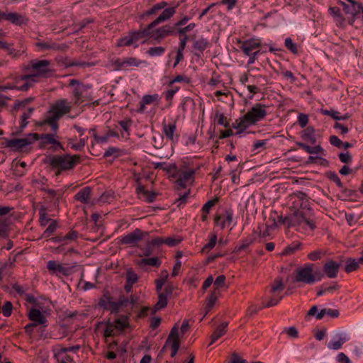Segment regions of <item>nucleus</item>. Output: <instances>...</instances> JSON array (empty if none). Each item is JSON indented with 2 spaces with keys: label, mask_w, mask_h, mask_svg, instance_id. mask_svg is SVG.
<instances>
[{
  "label": "nucleus",
  "mask_w": 363,
  "mask_h": 363,
  "mask_svg": "<svg viewBox=\"0 0 363 363\" xmlns=\"http://www.w3.org/2000/svg\"><path fill=\"white\" fill-rule=\"evenodd\" d=\"M179 90V86H173L164 92V97L167 101H171L174 95Z\"/></svg>",
  "instance_id": "nucleus-58"
},
{
  "label": "nucleus",
  "mask_w": 363,
  "mask_h": 363,
  "mask_svg": "<svg viewBox=\"0 0 363 363\" xmlns=\"http://www.w3.org/2000/svg\"><path fill=\"white\" fill-rule=\"evenodd\" d=\"M36 46L41 50H55L57 48L56 44L48 42H38L36 43Z\"/></svg>",
  "instance_id": "nucleus-55"
},
{
  "label": "nucleus",
  "mask_w": 363,
  "mask_h": 363,
  "mask_svg": "<svg viewBox=\"0 0 363 363\" xmlns=\"http://www.w3.org/2000/svg\"><path fill=\"white\" fill-rule=\"evenodd\" d=\"M143 40V37L140 30L137 32L130 33L128 35L118 39L116 45L118 47L133 45L136 48L138 46L140 43H144Z\"/></svg>",
  "instance_id": "nucleus-14"
},
{
  "label": "nucleus",
  "mask_w": 363,
  "mask_h": 363,
  "mask_svg": "<svg viewBox=\"0 0 363 363\" xmlns=\"http://www.w3.org/2000/svg\"><path fill=\"white\" fill-rule=\"evenodd\" d=\"M217 242V236L214 233H211L209 235V240L208 242L203 247L201 251L203 252H208L211 250L216 244Z\"/></svg>",
  "instance_id": "nucleus-38"
},
{
  "label": "nucleus",
  "mask_w": 363,
  "mask_h": 363,
  "mask_svg": "<svg viewBox=\"0 0 363 363\" xmlns=\"http://www.w3.org/2000/svg\"><path fill=\"white\" fill-rule=\"evenodd\" d=\"M291 207L294 212L282 219L287 228H293L303 234H311L316 228L315 216L310 208V201L303 192L294 193L290 197Z\"/></svg>",
  "instance_id": "nucleus-1"
},
{
  "label": "nucleus",
  "mask_w": 363,
  "mask_h": 363,
  "mask_svg": "<svg viewBox=\"0 0 363 363\" xmlns=\"http://www.w3.org/2000/svg\"><path fill=\"white\" fill-rule=\"evenodd\" d=\"M299 247L298 244H292L291 245L287 246L281 252L283 255H289L294 253Z\"/></svg>",
  "instance_id": "nucleus-62"
},
{
  "label": "nucleus",
  "mask_w": 363,
  "mask_h": 363,
  "mask_svg": "<svg viewBox=\"0 0 363 363\" xmlns=\"http://www.w3.org/2000/svg\"><path fill=\"white\" fill-rule=\"evenodd\" d=\"M267 114V106L260 104H255L242 116L238 118L233 124L238 134L245 132L249 127L262 121Z\"/></svg>",
  "instance_id": "nucleus-4"
},
{
  "label": "nucleus",
  "mask_w": 363,
  "mask_h": 363,
  "mask_svg": "<svg viewBox=\"0 0 363 363\" xmlns=\"http://www.w3.org/2000/svg\"><path fill=\"white\" fill-rule=\"evenodd\" d=\"M33 73L21 76L16 83L22 82L21 89L27 91L30 87L38 82L40 77H48L52 72L51 62L48 60H33L29 62L27 68Z\"/></svg>",
  "instance_id": "nucleus-3"
},
{
  "label": "nucleus",
  "mask_w": 363,
  "mask_h": 363,
  "mask_svg": "<svg viewBox=\"0 0 363 363\" xmlns=\"http://www.w3.org/2000/svg\"><path fill=\"white\" fill-rule=\"evenodd\" d=\"M155 168L163 169L168 173H171V175L177 169L174 164H167L165 163H156Z\"/></svg>",
  "instance_id": "nucleus-50"
},
{
  "label": "nucleus",
  "mask_w": 363,
  "mask_h": 363,
  "mask_svg": "<svg viewBox=\"0 0 363 363\" xmlns=\"http://www.w3.org/2000/svg\"><path fill=\"white\" fill-rule=\"evenodd\" d=\"M57 228V223L55 220H50V223L45 230L43 233L41 238H48L55 232Z\"/></svg>",
  "instance_id": "nucleus-39"
},
{
  "label": "nucleus",
  "mask_w": 363,
  "mask_h": 363,
  "mask_svg": "<svg viewBox=\"0 0 363 363\" xmlns=\"http://www.w3.org/2000/svg\"><path fill=\"white\" fill-rule=\"evenodd\" d=\"M298 145L299 147L302 148L303 150H305L307 153L309 154H323L324 152L323 149L320 145L310 147L309 145H307L301 143H298Z\"/></svg>",
  "instance_id": "nucleus-37"
},
{
  "label": "nucleus",
  "mask_w": 363,
  "mask_h": 363,
  "mask_svg": "<svg viewBox=\"0 0 363 363\" xmlns=\"http://www.w3.org/2000/svg\"><path fill=\"white\" fill-rule=\"evenodd\" d=\"M233 222V215L230 212H225V213L217 216L215 218V223L216 226L220 229H224L226 227H229Z\"/></svg>",
  "instance_id": "nucleus-22"
},
{
  "label": "nucleus",
  "mask_w": 363,
  "mask_h": 363,
  "mask_svg": "<svg viewBox=\"0 0 363 363\" xmlns=\"http://www.w3.org/2000/svg\"><path fill=\"white\" fill-rule=\"evenodd\" d=\"M137 193L141 197L147 200L148 202H152L155 197V194L154 193L150 192L145 189L144 186H138L137 187Z\"/></svg>",
  "instance_id": "nucleus-33"
},
{
  "label": "nucleus",
  "mask_w": 363,
  "mask_h": 363,
  "mask_svg": "<svg viewBox=\"0 0 363 363\" xmlns=\"http://www.w3.org/2000/svg\"><path fill=\"white\" fill-rule=\"evenodd\" d=\"M219 293H220L219 291H213L211 294V295L208 297V298L206 300V308L207 310L206 313H208L213 308L214 304L216 303V302L218 299Z\"/></svg>",
  "instance_id": "nucleus-42"
},
{
  "label": "nucleus",
  "mask_w": 363,
  "mask_h": 363,
  "mask_svg": "<svg viewBox=\"0 0 363 363\" xmlns=\"http://www.w3.org/2000/svg\"><path fill=\"white\" fill-rule=\"evenodd\" d=\"M79 347H64L57 350L55 353V359L58 363H71L73 358L67 354L68 352H74L79 350Z\"/></svg>",
  "instance_id": "nucleus-20"
},
{
  "label": "nucleus",
  "mask_w": 363,
  "mask_h": 363,
  "mask_svg": "<svg viewBox=\"0 0 363 363\" xmlns=\"http://www.w3.org/2000/svg\"><path fill=\"white\" fill-rule=\"evenodd\" d=\"M39 223L40 225L43 227L45 226L48 223H50V220H53L52 219L48 217V215L44 208H41L39 211Z\"/></svg>",
  "instance_id": "nucleus-45"
},
{
  "label": "nucleus",
  "mask_w": 363,
  "mask_h": 363,
  "mask_svg": "<svg viewBox=\"0 0 363 363\" xmlns=\"http://www.w3.org/2000/svg\"><path fill=\"white\" fill-rule=\"evenodd\" d=\"M164 48H162V47H152V48H150L148 50H147V54L150 55V56H152V57H155V56H161L162 55H163V53L164 52Z\"/></svg>",
  "instance_id": "nucleus-51"
},
{
  "label": "nucleus",
  "mask_w": 363,
  "mask_h": 363,
  "mask_svg": "<svg viewBox=\"0 0 363 363\" xmlns=\"http://www.w3.org/2000/svg\"><path fill=\"white\" fill-rule=\"evenodd\" d=\"M177 82H178V83L183 82L185 84H189L190 82V79L186 75L179 74L169 81V84L172 85V84L177 83Z\"/></svg>",
  "instance_id": "nucleus-54"
},
{
  "label": "nucleus",
  "mask_w": 363,
  "mask_h": 363,
  "mask_svg": "<svg viewBox=\"0 0 363 363\" xmlns=\"http://www.w3.org/2000/svg\"><path fill=\"white\" fill-rule=\"evenodd\" d=\"M214 122L220 125L227 128L229 125V123L227 118L221 112H216L214 116Z\"/></svg>",
  "instance_id": "nucleus-44"
},
{
  "label": "nucleus",
  "mask_w": 363,
  "mask_h": 363,
  "mask_svg": "<svg viewBox=\"0 0 363 363\" xmlns=\"http://www.w3.org/2000/svg\"><path fill=\"white\" fill-rule=\"evenodd\" d=\"M108 301L101 300L99 302V306L104 307L105 309L110 310L112 312H116L119 310L120 307L122 306L123 303L121 301H111L108 298Z\"/></svg>",
  "instance_id": "nucleus-29"
},
{
  "label": "nucleus",
  "mask_w": 363,
  "mask_h": 363,
  "mask_svg": "<svg viewBox=\"0 0 363 363\" xmlns=\"http://www.w3.org/2000/svg\"><path fill=\"white\" fill-rule=\"evenodd\" d=\"M78 159L79 157L77 155H56L50 158V164L52 168L57 169L58 170L57 172V174H60V171L72 169L75 166Z\"/></svg>",
  "instance_id": "nucleus-7"
},
{
  "label": "nucleus",
  "mask_w": 363,
  "mask_h": 363,
  "mask_svg": "<svg viewBox=\"0 0 363 363\" xmlns=\"http://www.w3.org/2000/svg\"><path fill=\"white\" fill-rule=\"evenodd\" d=\"M296 279L299 282L312 284L315 281H319L320 277H317L316 273L313 272V264H305L303 266L296 269Z\"/></svg>",
  "instance_id": "nucleus-9"
},
{
  "label": "nucleus",
  "mask_w": 363,
  "mask_h": 363,
  "mask_svg": "<svg viewBox=\"0 0 363 363\" xmlns=\"http://www.w3.org/2000/svg\"><path fill=\"white\" fill-rule=\"evenodd\" d=\"M143 232L140 230H135L131 233L125 235L122 238V242L125 244L133 245L143 238Z\"/></svg>",
  "instance_id": "nucleus-26"
},
{
  "label": "nucleus",
  "mask_w": 363,
  "mask_h": 363,
  "mask_svg": "<svg viewBox=\"0 0 363 363\" xmlns=\"http://www.w3.org/2000/svg\"><path fill=\"white\" fill-rule=\"evenodd\" d=\"M128 325V318L126 317H121L116 319L112 323H108L104 330V336L106 337L115 335L124 330Z\"/></svg>",
  "instance_id": "nucleus-12"
},
{
  "label": "nucleus",
  "mask_w": 363,
  "mask_h": 363,
  "mask_svg": "<svg viewBox=\"0 0 363 363\" xmlns=\"http://www.w3.org/2000/svg\"><path fill=\"white\" fill-rule=\"evenodd\" d=\"M76 200L89 204L91 201V187L86 186L79 191L74 196Z\"/></svg>",
  "instance_id": "nucleus-27"
},
{
  "label": "nucleus",
  "mask_w": 363,
  "mask_h": 363,
  "mask_svg": "<svg viewBox=\"0 0 363 363\" xmlns=\"http://www.w3.org/2000/svg\"><path fill=\"white\" fill-rule=\"evenodd\" d=\"M343 8L344 12L347 14V23L349 25H352L356 19V16L362 12L363 6L357 1L350 2V4H347L344 2L340 3Z\"/></svg>",
  "instance_id": "nucleus-13"
},
{
  "label": "nucleus",
  "mask_w": 363,
  "mask_h": 363,
  "mask_svg": "<svg viewBox=\"0 0 363 363\" xmlns=\"http://www.w3.org/2000/svg\"><path fill=\"white\" fill-rule=\"evenodd\" d=\"M137 193L141 197L147 200L148 202H152L155 197V194L154 193L150 192L145 189L144 186H138L137 187Z\"/></svg>",
  "instance_id": "nucleus-34"
},
{
  "label": "nucleus",
  "mask_w": 363,
  "mask_h": 363,
  "mask_svg": "<svg viewBox=\"0 0 363 363\" xmlns=\"http://www.w3.org/2000/svg\"><path fill=\"white\" fill-rule=\"evenodd\" d=\"M267 143V140H257L254 143V145H253L254 150H258V152H260L261 150L265 149Z\"/></svg>",
  "instance_id": "nucleus-63"
},
{
  "label": "nucleus",
  "mask_w": 363,
  "mask_h": 363,
  "mask_svg": "<svg viewBox=\"0 0 363 363\" xmlns=\"http://www.w3.org/2000/svg\"><path fill=\"white\" fill-rule=\"evenodd\" d=\"M239 48L245 55L259 54L261 43L259 39H249L239 41Z\"/></svg>",
  "instance_id": "nucleus-15"
},
{
  "label": "nucleus",
  "mask_w": 363,
  "mask_h": 363,
  "mask_svg": "<svg viewBox=\"0 0 363 363\" xmlns=\"http://www.w3.org/2000/svg\"><path fill=\"white\" fill-rule=\"evenodd\" d=\"M89 86L78 84L73 91L76 103L80 104L85 101L88 95Z\"/></svg>",
  "instance_id": "nucleus-24"
},
{
  "label": "nucleus",
  "mask_w": 363,
  "mask_h": 363,
  "mask_svg": "<svg viewBox=\"0 0 363 363\" xmlns=\"http://www.w3.org/2000/svg\"><path fill=\"white\" fill-rule=\"evenodd\" d=\"M284 288L282 280L281 279H276L270 287L271 296L269 301L263 303V307L269 308L276 306L282 298L280 294L283 291Z\"/></svg>",
  "instance_id": "nucleus-10"
},
{
  "label": "nucleus",
  "mask_w": 363,
  "mask_h": 363,
  "mask_svg": "<svg viewBox=\"0 0 363 363\" xmlns=\"http://www.w3.org/2000/svg\"><path fill=\"white\" fill-rule=\"evenodd\" d=\"M158 301L153 307V312H156L159 310L164 308L167 305V295L158 292Z\"/></svg>",
  "instance_id": "nucleus-36"
},
{
  "label": "nucleus",
  "mask_w": 363,
  "mask_h": 363,
  "mask_svg": "<svg viewBox=\"0 0 363 363\" xmlns=\"http://www.w3.org/2000/svg\"><path fill=\"white\" fill-rule=\"evenodd\" d=\"M47 268L51 274L57 276H67L70 273V268L56 261L50 260L47 263Z\"/></svg>",
  "instance_id": "nucleus-18"
},
{
  "label": "nucleus",
  "mask_w": 363,
  "mask_h": 363,
  "mask_svg": "<svg viewBox=\"0 0 363 363\" xmlns=\"http://www.w3.org/2000/svg\"><path fill=\"white\" fill-rule=\"evenodd\" d=\"M40 138L43 140V142L48 144L56 145L58 144V142L55 138V136L52 134H47L45 135H42Z\"/></svg>",
  "instance_id": "nucleus-64"
},
{
  "label": "nucleus",
  "mask_w": 363,
  "mask_h": 363,
  "mask_svg": "<svg viewBox=\"0 0 363 363\" xmlns=\"http://www.w3.org/2000/svg\"><path fill=\"white\" fill-rule=\"evenodd\" d=\"M252 242L253 241L251 238H247V239L243 240L241 241V242L239 245H238L235 247L234 251L235 252H240L241 251H243L245 249H247L252 243Z\"/></svg>",
  "instance_id": "nucleus-48"
},
{
  "label": "nucleus",
  "mask_w": 363,
  "mask_h": 363,
  "mask_svg": "<svg viewBox=\"0 0 363 363\" xmlns=\"http://www.w3.org/2000/svg\"><path fill=\"white\" fill-rule=\"evenodd\" d=\"M159 100V95L157 94L152 95H145L143 96L142 100L140 101V106L139 108L140 111H143L145 108V106L147 104H150L155 101H157Z\"/></svg>",
  "instance_id": "nucleus-30"
},
{
  "label": "nucleus",
  "mask_w": 363,
  "mask_h": 363,
  "mask_svg": "<svg viewBox=\"0 0 363 363\" xmlns=\"http://www.w3.org/2000/svg\"><path fill=\"white\" fill-rule=\"evenodd\" d=\"M326 315L333 318H336L339 315V311L336 309L323 308L316 315V318L320 320Z\"/></svg>",
  "instance_id": "nucleus-35"
},
{
  "label": "nucleus",
  "mask_w": 363,
  "mask_h": 363,
  "mask_svg": "<svg viewBox=\"0 0 363 363\" xmlns=\"http://www.w3.org/2000/svg\"><path fill=\"white\" fill-rule=\"evenodd\" d=\"M12 309V303L10 301H6L1 307V313L4 315V316L9 317L11 315Z\"/></svg>",
  "instance_id": "nucleus-53"
},
{
  "label": "nucleus",
  "mask_w": 363,
  "mask_h": 363,
  "mask_svg": "<svg viewBox=\"0 0 363 363\" xmlns=\"http://www.w3.org/2000/svg\"><path fill=\"white\" fill-rule=\"evenodd\" d=\"M126 279H127V282L129 284L133 285L135 283L137 282V281L138 279V277L134 272L128 271L127 272Z\"/></svg>",
  "instance_id": "nucleus-60"
},
{
  "label": "nucleus",
  "mask_w": 363,
  "mask_h": 363,
  "mask_svg": "<svg viewBox=\"0 0 363 363\" xmlns=\"http://www.w3.org/2000/svg\"><path fill=\"white\" fill-rule=\"evenodd\" d=\"M340 264L337 262L330 260L323 266V271L329 278H335L337 277Z\"/></svg>",
  "instance_id": "nucleus-25"
},
{
  "label": "nucleus",
  "mask_w": 363,
  "mask_h": 363,
  "mask_svg": "<svg viewBox=\"0 0 363 363\" xmlns=\"http://www.w3.org/2000/svg\"><path fill=\"white\" fill-rule=\"evenodd\" d=\"M162 132L165 138L172 143H177L179 140V134L177 130V123L172 121L168 123H163Z\"/></svg>",
  "instance_id": "nucleus-17"
},
{
  "label": "nucleus",
  "mask_w": 363,
  "mask_h": 363,
  "mask_svg": "<svg viewBox=\"0 0 363 363\" xmlns=\"http://www.w3.org/2000/svg\"><path fill=\"white\" fill-rule=\"evenodd\" d=\"M227 326V323H223L215 330L212 335L210 345L214 343L217 340H218L221 336H223L225 333Z\"/></svg>",
  "instance_id": "nucleus-32"
},
{
  "label": "nucleus",
  "mask_w": 363,
  "mask_h": 363,
  "mask_svg": "<svg viewBox=\"0 0 363 363\" xmlns=\"http://www.w3.org/2000/svg\"><path fill=\"white\" fill-rule=\"evenodd\" d=\"M347 340L348 338L345 334H336L332 337L328 344V347L334 350H339L341 348L342 345L347 341Z\"/></svg>",
  "instance_id": "nucleus-23"
},
{
  "label": "nucleus",
  "mask_w": 363,
  "mask_h": 363,
  "mask_svg": "<svg viewBox=\"0 0 363 363\" xmlns=\"http://www.w3.org/2000/svg\"><path fill=\"white\" fill-rule=\"evenodd\" d=\"M40 139L38 133H30L25 138H13L7 141L6 145L14 150H22L28 145Z\"/></svg>",
  "instance_id": "nucleus-11"
},
{
  "label": "nucleus",
  "mask_w": 363,
  "mask_h": 363,
  "mask_svg": "<svg viewBox=\"0 0 363 363\" xmlns=\"http://www.w3.org/2000/svg\"><path fill=\"white\" fill-rule=\"evenodd\" d=\"M333 21H335L337 26L340 28H345L347 24V17L344 18L342 13L337 15Z\"/></svg>",
  "instance_id": "nucleus-52"
},
{
  "label": "nucleus",
  "mask_w": 363,
  "mask_h": 363,
  "mask_svg": "<svg viewBox=\"0 0 363 363\" xmlns=\"http://www.w3.org/2000/svg\"><path fill=\"white\" fill-rule=\"evenodd\" d=\"M225 277L224 275L218 276L213 282V288L216 291L219 290L225 286Z\"/></svg>",
  "instance_id": "nucleus-49"
},
{
  "label": "nucleus",
  "mask_w": 363,
  "mask_h": 363,
  "mask_svg": "<svg viewBox=\"0 0 363 363\" xmlns=\"http://www.w3.org/2000/svg\"><path fill=\"white\" fill-rule=\"evenodd\" d=\"M177 6L172 7H167L161 14L145 28L141 30L142 35L143 37V42L147 40L152 39L156 41H160L164 38L171 35L174 32V27L165 25L159 28L155 29V26L162 22H164L171 18L176 13Z\"/></svg>",
  "instance_id": "nucleus-2"
},
{
  "label": "nucleus",
  "mask_w": 363,
  "mask_h": 363,
  "mask_svg": "<svg viewBox=\"0 0 363 363\" xmlns=\"http://www.w3.org/2000/svg\"><path fill=\"white\" fill-rule=\"evenodd\" d=\"M188 328L189 323L187 320L183 321L180 328V331L176 325L172 328L164 345V347H169L171 348V357H173L177 354L180 345L179 341L181 333L184 334Z\"/></svg>",
  "instance_id": "nucleus-6"
},
{
  "label": "nucleus",
  "mask_w": 363,
  "mask_h": 363,
  "mask_svg": "<svg viewBox=\"0 0 363 363\" xmlns=\"http://www.w3.org/2000/svg\"><path fill=\"white\" fill-rule=\"evenodd\" d=\"M6 20L16 26H22L28 21L27 18L18 13H6L1 11L0 21Z\"/></svg>",
  "instance_id": "nucleus-19"
},
{
  "label": "nucleus",
  "mask_w": 363,
  "mask_h": 363,
  "mask_svg": "<svg viewBox=\"0 0 363 363\" xmlns=\"http://www.w3.org/2000/svg\"><path fill=\"white\" fill-rule=\"evenodd\" d=\"M208 45L209 43L208 39L201 37L194 42V48L195 50L202 52L208 48Z\"/></svg>",
  "instance_id": "nucleus-41"
},
{
  "label": "nucleus",
  "mask_w": 363,
  "mask_h": 363,
  "mask_svg": "<svg viewBox=\"0 0 363 363\" xmlns=\"http://www.w3.org/2000/svg\"><path fill=\"white\" fill-rule=\"evenodd\" d=\"M118 67L121 69H129L133 67H146L147 62L144 60H139L136 57H128L117 61Z\"/></svg>",
  "instance_id": "nucleus-16"
},
{
  "label": "nucleus",
  "mask_w": 363,
  "mask_h": 363,
  "mask_svg": "<svg viewBox=\"0 0 363 363\" xmlns=\"http://www.w3.org/2000/svg\"><path fill=\"white\" fill-rule=\"evenodd\" d=\"M182 239L179 237H168L164 238V244L169 247H174L180 243Z\"/></svg>",
  "instance_id": "nucleus-56"
},
{
  "label": "nucleus",
  "mask_w": 363,
  "mask_h": 363,
  "mask_svg": "<svg viewBox=\"0 0 363 363\" xmlns=\"http://www.w3.org/2000/svg\"><path fill=\"white\" fill-rule=\"evenodd\" d=\"M28 317L36 325H45L47 323L46 317L36 308L30 309Z\"/></svg>",
  "instance_id": "nucleus-21"
},
{
  "label": "nucleus",
  "mask_w": 363,
  "mask_h": 363,
  "mask_svg": "<svg viewBox=\"0 0 363 363\" xmlns=\"http://www.w3.org/2000/svg\"><path fill=\"white\" fill-rule=\"evenodd\" d=\"M169 277V273L168 271L166 269H163L160 272L159 278L155 280V288L156 291L157 292H160L162 289V286L167 281V279Z\"/></svg>",
  "instance_id": "nucleus-31"
},
{
  "label": "nucleus",
  "mask_w": 363,
  "mask_h": 363,
  "mask_svg": "<svg viewBox=\"0 0 363 363\" xmlns=\"http://www.w3.org/2000/svg\"><path fill=\"white\" fill-rule=\"evenodd\" d=\"M302 138L311 143H314L315 142L314 129L312 127L306 128L302 133Z\"/></svg>",
  "instance_id": "nucleus-43"
},
{
  "label": "nucleus",
  "mask_w": 363,
  "mask_h": 363,
  "mask_svg": "<svg viewBox=\"0 0 363 363\" xmlns=\"http://www.w3.org/2000/svg\"><path fill=\"white\" fill-rule=\"evenodd\" d=\"M72 108L71 102L67 99H62L56 101L50 106L48 114L45 119V123L51 126L55 132L58 128V120L64 115L70 112Z\"/></svg>",
  "instance_id": "nucleus-5"
},
{
  "label": "nucleus",
  "mask_w": 363,
  "mask_h": 363,
  "mask_svg": "<svg viewBox=\"0 0 363 363\" xmlns=\"http://www.w3.org/2000/svg\"><path fill=\"white\" fill-rule=\"evenodd\" d=\"M286 48L289 50L293 53H297L298 49L297 45L294 43L290 38H287L285 39L284 42Z\"/></svg>",
  "instance_id": "nucleus-57"
},
{
  "label": "nucleus",
  "mask_w": 363,
  "mask_h": 363,
  "mask_svg": "<svg viewBox=\"0 0 363 363\" xmlns=\"http://www.w3.org/2000/svg\"><path fill=\"white\" fill-rule=\"evenodd\" d=\"M195 27L196 24L194 23H191L184 28H179L177 29V33H179V35L184 36V35H186L187 32L192 30Z\"/></svg>",
  "instance_id": "nucleus-59"
},
{
  "label": "nucleus",
  "mask_w": 363,
  "mask_h": 363,
  "mask_svg": "<svg viewBox=\"0 0 363 363\" xmlns=\"http://www.w3.org/2000/svg\"><path fill=\"white\" fill-rule=\"evenodd\" d=\"M167 3L166 1H160L157 4H155L143 13V17L145 18L155 15L161 10L163 9L164 11L165 9H167Z\"/></svg>",
  "instance_id": "nucleus-28"
},
{
  "label": "nucleus",
  "mask_w": 363,
  "mask_h": 363,
  "mask_svg": "<svg viewBox=\"0 0 363 363\" xmlns=\"http://www.w3.org/2000/svg\"><path fill=\"white\" fill-rule=\"evenodd\" d=\"M33 112V108H29L26 111L23 112L22 116H21V128H24L27 125V124L28 123L27 120L30 117Z\"/></svg>",
  "instance_id": "nucleus-46"
},
{
  "label": "nucleus",
  "mask_w": 363,
  "mask_h": 363,
  "mask_svg": "<svg viewBox=\"0 0 363 363\" xmlns=\"http://www.w3.org/2000/svg\"><path fill=\"white\" fill-rule=\"evenodd\" d=\"M8 235V225L6 220L0 219V237L5 238Z\"/></svg>",
  "instance_id": "nucleus-61"
},
{
  "label": "nucleus",
  "mask_w": 363,
  "mask_h": 363,
  "mask_svg": "<svg viewBox=\"0 0 363 363\" xmlns=\"http://www.w3.org/2000/svg\"><path fill=\"white\" fill-rule=\"evenodd\" d=\"M195 171L194 169H176L171 177L179 188H186L194 181Z\"/></svg>",
  "instance_id": "nucleus-8"
},
{
  "label": "nucleus",
  "mask_w": 363,
  "mask_h": 363,
  "mask_svg": "<svg viewBox=\"0 0 363 363\" xmlns=\"http://www.w3.org/2000/svg\"><path fill=\"white\" fill-rule=\"evenodd\" d=\"M215 202L213 201H208L206 203L201 209V219L203 220H206L207 218V215L208 214L211 208L214 206Z\"/></svg>",
  "instance_id": "nucleus-47"
},
{
  "label": "nucleus",
  "mask_w": 363,
  "mask_h": 363,
  "mask_svg": "<svg viewBox=\"0 0 363 363\" xmlns=\"http://www.w3.org/2000/svg\"><path fill=\"white\" fill-rule=\"evenodd\" d=\"M140 265H150L152 267H159L161 264V261L157 257H152L142 259L140 262Z\"/></svg>",
  "instance_id": "nucleus-40"
}]
</instances>
